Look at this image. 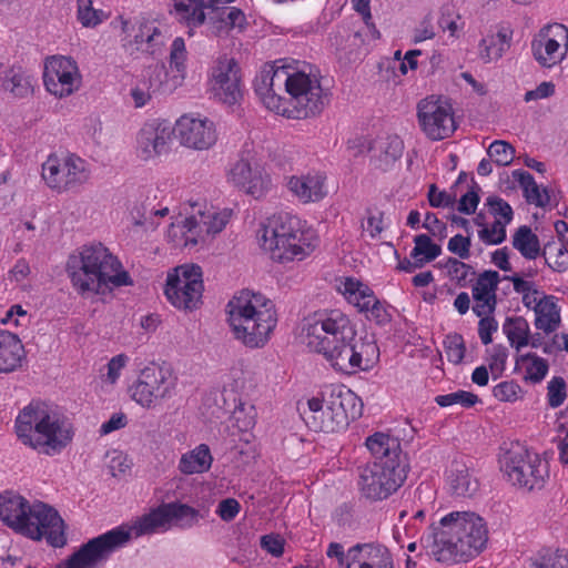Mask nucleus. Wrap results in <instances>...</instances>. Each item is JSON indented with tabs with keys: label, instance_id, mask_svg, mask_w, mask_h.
I'll return each mask as SVG.
<instances>
[{
	"label": "nucleus",
	"instance_id": "nucleus-1",
	"mask_svg": "<svg viewBox=\"0 0 568 568\" xmlns=\"http://www.w3.org/2000/svg\"><path fill=\"white\" fill-rule=\"evenodd\" d=\"M301 337L311 352L322 355L334 371L346 375L367 371L378 353L374 343L357 338L356 325L341 310H324L307 316Z\"/></svg>",
	"mask_w": 568,
	"mask_h": 568
},
{
	"label": "nucleus",
	"instance_id": "nucleus-2",
	"mask_svg": "<svg viewBox=\"0 0 568 568\" xmlns=\"http://www.w3.org/2000/svg\"><path fill=\"white\" fill-rule=\"evenodd\" d=\"M254 89L268 110L292 119L314 116L327 102L320 75L307 64L302 68L283 61L267 64L256 77Z\"/></svg>",
	"mask_w": 568,
	"mask_h": 568
},
{
	"label": "nucleus",
	"instance_id": "nucleus-3",
	"mask_svg": "<svg viewBox=\"0 0 568 568\" xmlns=\"http://www.w3.org/2000/svg\"><path fill=\"white\" fill-rule=\"evenodd\" d=\"M488 526L475 511H450L429 526L422 538L427 552L438 562L454 565L466 562L480 555L487 547Z\"/></svg>",
	"mask_w": 568,
	"mask_h": 568
},
{
	"label": "nucleus",
	"instance_id": "nucleus-4",
	"mask_svg": "<svg viewBox=\"0 0 568 568\" xmlns=\"http://www.w3.org/2000/svg\"><path fill=\"white\" fill-rule=\"evenodd\" d=\"M67 273L73 288L82 296L133 285L119 257L102 243L82 245L70 254Z\"/></svg>",
	"mask_w": 568,
	"mask_h": 568
},
{
	"label": "nucleus",
	"instance_id": "nucleus-5",
	"mask_svg": "<svg viewBox=\"0 0 568 568\" xmlns=\"http://www.w3.org/2000/svg\"><path fill=\"white\" fill-rule=\"evenodd\" d=\"M14 433L26 447L45 456H55L69 447L74 437L72 423L52 405L32 400L14 419Z\"/></svg>",
	"mask_w": 568,
	"mask_h": 568
},
{
	"label": "nucleus",
	"instance_id": "nucleus-6",
	"mask_svg": "<svg viewBox=\"0 0 568 568\" xmlns=\"http://www.w3.org/2000/svg\"><path fill=\"white\" fill-rule=\"evenodd\" d=\"M226 314L234 338L247 348L264 347L277 325L273 301L250 290L240 291L229 301Z\"/></svg>",
	"mask_w": 568,
	"mask_h": 568
},
{
	"label": "nucleus",
	"instance_id": "nucleus-7",
	"mask_svg": "<svg viewBox=\"0 0 568 568\" xmlns=\"http://www.w3.org/2000/svg\"><path fill=\"white\" fill-rule=\"evenodd\" d=\"M257 240L271 258L280 263L303 261L318 245V235L307 221L287 212L266 219Z\"/></svg>",
	"mask_w": 568,
	"mask_h": 568
},
{
	"label": "nucleus",
	"instance_id": "nucleus-8",
	"mask_svg": "<svg viewBox=\"0 0 568 568\" xmlns=\"http://www.w3.org/2000/svg\"><path fill=\"white\" fill-rule=\"evenodd\" d=\"M169 531L164 503L149 513L132 520L128 526L116 527L82 546L65 564L59 568H98V565L132 537Z\"/></svg>",
	"mask_w": 568,
	"mask_h": 568
},
{
	"label": "nucleus",
	"instance_id": "nucleus-9",
	"mask_svg": "<svg viewBox=\"0 0 568 568\" xmlns=\"http://www.w3.org/2000/svg\"><path fill=\"white\" fill-rule=\"evenodd\" d=\"M307 407L303 415L308 427L324 433L343 430L362 414L361 399L343 385L325 386L321 396L307 400Z\"/></svg>",
	"mask_w": 568,
	"mask_h": 568
},
{
	"label": "nucleus",
	"instance_id": "nucleus-10",
	"mask_svg": "<svg viewBox=\"0 0 568 568\" xmlns=\"http://www.w3.org/2000/svg\"><path fill=\"white\" fill-rule=\"evenodd\" d=\"M498 466L509 484L526 490L540 489L549 476L547 460L519 442L500 447Z\"/></svg>",
	"mask_w": 568,
	"mask_h": 568
},
{
	"label": "nucleus",
	"instance_id": "nucleus-11",
	"mask_svg": "<svg viewBox=\"0 0 568 568\" xmlns=\"http://www.w3.org/2000/svg\"><path fill=\"white\" fill-rule=\"evenodd\" d=\"M178 382V375L172 368L146 366L129 386V395L142 408L152 409L175 395Z\"/></svg>",
	"mask_w": 568,
	"mask_h": 568
},
{
	"label": "nucleus",
	"instance_id": "nucleus-12",
	"mask_svg": "<svg viewBox=\"0 0 568 568\" xmlns=\"http://www.w3.org/2000/svg\"><path fill=\"white\" fill-rule=\"evenodd\" d=\"M226 181L246 195L254 199L264 197L273 186L262 158L253 149H244L240 158L230 164Z\"/></svg>",
	"mask_w": 568,
	"mask_h": 568
},
{
	"label": "nucleus",
	"instance_id": "nucleus-13",
	"mask_svg": "<svg viewBox=\"0 0 568 568\" xmlns=\"http://www.w3.org/2000/svg\"><path fill=\"white\" fill-rule=\"evenodd\" d=\"M202 270L195 264H183L168 272L164 295L180 311L197 310L204 290Z\"/></svg>",
	"mask_w": 568,
	"mask_h": 568
},
{
	"label": "nucleus",
	"instance_id": "nucleus-14",
	"mask_svg": "<svg viewBox=\"0 0 568 568\" xmlns=\"http://www.w3.org/2000/svg\"><path fill=\"white\" fill-rule=\"evenodd\" d=\"M45 185L59 193L85 184L91 179L88 161L74 153H51L41 165Z\"/></svg>",
	"mask_w": 568,
	"mask_h": 568
},
{
	"label": "nucleus",
	"instance_id": "nucleus-15",
	"mask_svg": "<svg viewBox=\"0 0 568 568\" xmlns=\"http://www.w3.org/2000/svg\"><path fill=\"white\" fill-rule=\"evenodd\" d=\"M406 475V465L403 462H373L361 470L359 490L368 499H386L403 485Z\"/></svg>",
	"mask_w": 568,
	"mask_h": 568
},
{
	"label": "nucleus",
	"instance_id": "nucleus-16",
	"mask_svg": "<svg viewBox=\"0 0 568 568\" xmlns=\"http://www.w3.org/2000/svg\"><path fill=\"white\" fill-rule=\"evenodd\" d=\"M417 120L423 133L432 141L447 139L457 129L453 105L440 95H429L418 102Z\"/></svg>",
	"mask_w": 568,
	"mask_h": 568
},
{
	"label": "nucleus",
	"instance_id": "nucleus-17",
	"mask_svg": "<svg viewBox=\"0 0 568 568\" xmlns=\"http://www.w3.org/2000/svg\"><path fill=\"white\" fill-rule=\"evenodd\" d=\"M121 24V42L129 54L138 52L156 53L164 44V34L156 20L138 16L119 17Z\"/></svg>",
	"mask_w": 568,
	"mask_h": 568
},
{
	"label": "nucleus",
	"instance_id": "nucleus-18",
	"mask_svg": "<svg viewBox=\"0 0 568 568\" xmlns=\"http://www.w3.org/2000/svg\"><path fill=\"white\" fill-rule=\"evenodd\" d=\"M173 130L161 119L145 121L134 134L133 154L140 162L154 163L170 151Z\"/></svg>",
	"mask_w": 568,
	"mask_h": 568
},
{
	"label": "nucleus",
	"instance_id": "nucleus-19",
	"mask_svg": "<svg viewBox=\"0 0 568 568\" xmlns=\"http://www.w3.org/2000/svg\"><path fill=\"white\" fill-rule=\"evenodd\" d=\"M43 84L45 90L58 99L72 95L82 84L77 61L60 54L47 58L43 65Z\"/></svg>",
	"mask_w": 568,
	"mask_h": 568
},
{
	"label": "nucleus",
	"instance_id": "nucleus-20",
	"mask_svg": "<svg viewBox=\"0 0 568 568\" xmlns=\"http://www.w3.org/2000/svg\"><path fill=\"white\" fill-rule=\"evenodd\" d=\"M172 130L180 145L193 151H207L219 140L214 121L200 113L182 114Z\"/></svg>",
	"mask_w": 568,
	"mask_h": 568
},
{
	"label": "nucleus",
	"instance_id": "nucleus-21",
	"mask_svg": "<svg viewBox=\"0 0 568 568\" xmlns=\"http://www.w3.org/2000/svg\"><path fill=\"white\" fill-rule=\"evenodd\" d=\"M531 52L542 68L559 65L568 55V28L561 23L542 27L531 40Z\"/></svg>",
	"mask_w": 568,
	"mask_h": 568
},
{
	"label": "nucleus",
	"instance_id": "nucleus-22",
	"mask_svg": "<svg viewBox=\"0 0 568 568\" xmlns=\"http://www.w3.org/2000/svg\"><path fill=\"white\" fill-rule=\"evenodd\" d=\"M210 93L219 101L234 104L242 95L240 69L236 61L227 55L213 61L207 77Z\"/></svg>",
	"mask_w": 568,
	"mask_h": 568
},
{
	"label": "nucleus",
	"instance_id": "nucleus-23",
	"mask_svg": "<svg viewBox=\"0 0 568 568\" xmlns=\"http://www.w3.org/2000/svg\"><path fill=\"white\" fill-rule=\"evenodd\" d=\"M33 528L32 534H21L32 540L45 539L52 547H63L67 542L65 525L59 513L51 506L36 501L26 521Z\"/></svg>",
	"mask_w": 568,
	"mask_h": 568
},
{
	"label": "nucleus",
	"instance_id": "nucleus-24",
	"mask_svg": "<svg viewBox=\"0 0 568 568\" xmlns=\"http://www.w3.org/2000/svg\"><path fill=\"white\" fill-rule=\"evenodd\" d=\"M190 217L194 222L190 241L203 244L225 229L232 217V210L215 207L205 202L194 203Z\"/></svg>",
	"mask_w": 568,
	"mask_h": 568
},
{
	"label": "nucleus",
	"instance_id": "nucleus-25",
	"mask_svg": "<svg viewBox=\"0 0 568 568\" xmlns=\"http://www.w3.org/2000/svg\"><path fill=\"white\" fill-rule=\"evenodd\" d=\"M285 187L292 197L302 204L321 202L328 194L326 176L320 172L286 176Z\"/></svg>",
	"mask_w": 568,
	"mask_h": 568
},
{
	"label": "nucleus",
	"instance_id": "nucleus-26",
	"mask_svg": "<svg viewBox=\"0 0 568 568\" xmlns=\"http://www.w3.org/2000/svg\"><path fill=\"white\" fill-rule=\"evenodd\" d=\"M32 504L12 490L0 494V520L18 534H32L33 528L26 525Z\"/></svg>",
	"mask_w": 568,
	"mask_h": 568
},
{
	"label": "nucleus",
	"instance_id": "nucleus-27",
	"mask_svg": "<svg viewBox=\"0 0 568 568\" xmlns=\"http://www.w3.org/2000/svg\"><path fill=\"white\" fill-rule=\"evenodd\" d=\"M404 143L398 135L378 136L369 145L371 166L379 172H387L400 159Z\"/></svg>",
	"mask_w": 568,
	"mask_h": 568
},
{
	"label": "nucleus",
	"instance_id": "nucleus-28",
	"mask_svg": "<svg viewBox=\"0 0 568 568\" xmlns=\"http://www.w3.org/2000/svg\"><path fill=\"white\" fill-rule=\"evenodd\" d=\"M346 568L357 565L358 568H394L393 556L381 545L358 544L347 550Z\"/></svg>",
	"mask_w": 568,
	"mask_h": 568
},
{
	"label": "nucleus",
	"instance_id": "nucleus-29",
	"mask_svg": "<svg viewBox=\"0 0 568 568\" xmlns=\"http://www.w3.org/2000/svg\"><path fill=\"white\" fill-rule=\"evenodd\" d=\"M500 277L496 271H486L480 274L473 286L475 305L473 311L477 316L490 315L497 304L496 292Z\"/></svg>",
	"mask_w": 568,
	"mask_h": 568
},
{
	"label": "nucleus",
	"instance_id": "nucleus-30",
	"mask_svg": "<svg viewBox=\"0 0 568 568\" xmlns=\"http://www.w3.org/2000/svg\"><path fill=\"white\" fill-rule=\"evenodd\" d=\"M526 308L534 312V325L544 334L549 335L559 328L561 324V310L558 305V297L544 292Z\"/></svg>",
	"mask_w": 568,
	"mask_h": 568
},
{
	"label": "nucleus",
	"instance_id": "nucleus-31",
	"mask_svg": "<svg viewBox=\"0 0 568 568\" xmlns=\"http://www.w3.org/2000/svg\"><path fill=\"white\" fill-rule=\"evenodd\" d=\"M24 359V345L18 334L0 329V373L18 371Z\"/></svg>",
	"mask_w": 568,
	"mask_h": 568
},
{
	"label": "nucleus",
	"instance_id": "nucleus-32",
	"mask_svg": "<svg viewBox=\"0 0 568 568\" xmlns=\"http://www.w3.org/2000/svg\"><path fill=\"white\" fill-rule=\"evenodd\" d=\"M513 32L500 28L485 34L477 45V57L484 63L496 62L510 49Z\"/></svg>",
	"mask_w": 568,
	"mask_h": 568
},
{
	"label": "nucleus",
	"instance_id": "nucleus-33",
	"mask_svg": "<svg viewBox=\"0 0 568 568\" xmlns=\"http://www.w3.org/2000/svg\"><path fill=\"white\" fill-rule=\"evenodd\" d=\"M503 331L510 346L517 352L527 346L538 348L541 345L539 335H531L529 323L521 316L507 318L503 325Z\"/></svg>",
	"mask_w": 568,
	"mask_h": 568
},
{
	"label": "nucleus",
	"instance_id": "nucleus-34",
	"mask_svg": "<svg viewBox=\"0 0 568 568\" xmlns=\"http://www.w3.org/2000/svg\"><path fill=\"white\" fill-rule=\"evenodd\" d=\"M449 491L457 497L473 496L478 489V481L469 468L460 463L453 462L446 475Z\"/></svg>",
	"mask_w": 568,
	"mask_h": 568
},
{
	"label": "nucleus",
	"instance_id": "nucleus-35",
	"mask_svg": "<svg viewBox=\"0 0 568 568\" xmlns=\"http://www.w3.org/2000/svg\"><path fill=\"white\" fill-rule=\"evenodd\" d=\"M336 287L347 303L358 312L367 310L369 302H373V290L358 278L342 277L337 281Z\"/></svg>",
	"mask_w": 568,
	"mask_h": 568
},
{
	"label": "nucleus",
	"instance_id": "nucleus-36",
	"mask_svg": "<svg viewBox=\"0 0 568 568\" xmlns=\"http://www.w3.org/2000/svg\"><path fill=\"white\" fill-rule=\"evenodd\" d=\"M414 247L410 252V257L414 263L406 261L400 264V268L407 272L416 267H422L424 264L436 260L442 254L439 244L434 243L426 234H418L414 237Z\"/></svg>",
	"mask_w": 568,
	"mask_h": 568
},
{
	"label": "nucleus",
	"instance_id": "nucleus-37",
	"mask_svg": "<svg viewBox=\"0 0 568 568\" xmlns=\"http://www.w3.org/2000/svg\"><path fill=\"white\" fill-rule=\"evenodd\" d=\"M366 447L374 456V462L388 464L389 462H403L400 447L397 439L384 433H375L366 439Z\"/></svg>",
	"mask_w": 568,
	"mask_h": 568
},
{
	"label": "nucleus",
	"instance_id": "nucleus-38",
	"mask_svg": "<svg viewBox=\"0 0 568 568\" xmlns=\"http://www.w3.org/2000/svg\"><path fill=\"white\" fill-rule=\"evenodd\" d=\"M213 463V456L206 444H200L181 455L178 469L184 475L203 474Z\"/></svg>",
	"mask_w": 568,
	"mask_h": 568
},
{
	"label": "nucleus",
	"instance_id": "nucleus-39",
	"mask_svg": "<svg viewBox=\"0 0 568 568\" xmlns=\"http://www.w3.org/2000/svg\"><path fill=\"white\" fill-rule=\"evenodd\" d=\"M169 530L173 527L190 529L196 526L203 518L200 510L183 503H164Z\"/></svg>",
	"mask_w": 568,
	"mask_h": 568
},
{
	"label": "nucleus",
	"instance_id": "nucleus-40",
	"mask_svg": "<svg viewBox=\"0 0 568 568\" xmlns=\"http://www.w3.org/2000/svg\"><path fill=\"white\" fill-rule=\"evenodd\" d=\"M514 181L518 182L524 196L529 204L545 207L550 203V193L547 187L538 185L532 175L523 170H515L511 173Z\"/></svg>",
	"mask_w": 568,
	"mask_h": 568
},
{
	"label": "nucleus",
	"instance_id": "nucleus-41",
	"mask_svg": "<svg viewBox=\"0 0 568 568\" xmlns=\"http://www.w3.org/2000/svg\"><path fill=\"white\" fill-rule=\"evenodd\" d=\"M516 364L524 369V381L531 384L541 383L549 372L548 361L536 353L519 355Z\"/></svg>",
	"mask_w": 568,
	"mask_h": 568
},
{
	"label": "nucleus",
	"instance_id": "nucleus-42",
	"mask_svg": "<svg viewBox=\"0 0 568 568\" xmlns=\"http://www.w3.org/2000/svg\"><path fill=\"white\" fill-rule=\"evenodd\" d=\"M187 51L184 39L178 37L173 40L170 51V68L175 70L172 81L174 88L182 85L186 77Z\"/></svg>",
	"mask_w": 568,
	"mask_h": 568
},
{
	"label": "nucleus",
	"instance_id": "nucleus-43",
	"mask_svg": "<svg viewBox=\"0 0 568 568\" xmlns=\"http://www.w3.org/2000/svg\"><path fill=\"white\" fill-rule=\"evenodd\" d=\"M513 245L528 260H535L540 252L539 240L528 226H521L517 230L513 237Z\"/></svg>",
	"mask_w": 568,
	"mask_h": 568
},
{
	"label": "nucleus",
	"instance_id": "nucleus-44",
	"mask_svg": "<svg viewBox=\"0 0 568 568\" xmlns=\"http://www.w3.org/2000/svg\"><path fill=\"white\" fill-rule=\"evenodd\" d=\"M77 1V19L84 28H95L108 19L103 10L94 9L92 0Z\"/></svg>",
	"mask_w": 568,
	"mask_h": 568
},
{
	"label": "nucleus",
	"instance_id": "nucleus-45",
	"mask_svg": "<svg viewBox=\"0 0 568 568\" xmlns=\"http://www.w3.org/2000/svg\"><path fill=\"white\" fill-rule=\"evenodd\" d=\"M194 222L190 216L185 217L183 221H178L171 223L168 230L169 240L176 246L184 247H193L199 243H193L190 241L191 232L193 231Z\"/></svg>",
	"mask_w": 568,
	"mask_h": 568
},
{
	"label": "nucleus",
	"instance_id": "nucleus-46",
	"mask_svg": "<svg viewBox=\"0 0 568 568\" xmlns=\"http://www.w3.org/2000/svg\"><path fill=\"white\" fill-rule=\"evenodd\" d=\"M446 274L449 281L458 286H466L474 277V268L460 260L449 257L445 263Z\"/></svg>",
	"mask_w": 568,
	"mask_h": 568
},
{
	"label": "nucleus",
	"instance_id": "nucleus-47",
	"mask_svg": "<svg viewBox=\"0 0 568 568\" xmlns=\"http://www.w3.org/2000/svg\"><path fill=\"white\" fill-rule=\"evenodd\" d=\"M568 397L567 383L561 376H552L546 386L547 405L555 409L564 405Z\"/></svg>",
	"mask_w": 568,
	"mask_h": 568
},
{
	"label": "nucleus",
	"instance_id": "nucleus-48",
	"mask_svg": "<svg viewBox=\"0 0 568 568\" xmlns=\"http://www.w3.org/2000/svg\"><path fill=\"white\" fill-rule=\"evenodd\" d=\"M3 87L16 97H24L31 92L30 77L21 70H10L4 79Z\"/></svg>",
	"mask_w": 568,
	"mask_h": 568
},
{
	"label": "nucleus",
	"instance_id": "nucleus-49",
	"mask_svg": "<svg viewBox=\"0 0 568 568\" xmlns=\"http://www.w3.org/2000/svg\"><path fill=\"white\" fill-rule=\"evenodd\" d=\"M506 278L513 283L514 291L521 295V302L525 307L536 301V298L544 293L537 288L532 281L525 280L518 274L507 276Z\"/></svg>",
	"mask_w": 568,
	"mask_h": 568
},
{
	"label": "nucleus",
	"instance_id": "nucleus-50",
	"mask_svg": "<svg viewBox=\"0 0 568 568\" xmlns=\"http://www.w3.org/2000/svg\"><path fill=\"white\" fill-rule=\"evenodd\" d=\"M493 396L503 403H516L524 398L525 390L516 381H504L494 386Z\"/></svg>",
	"mask_w": 568,
	"mask_h": 568
},
{
	"label": "nucleus",
	"instance_id": "nucleus-51",
	"mask_svg": "<svg viewBox=\"0 0 568 568\" xmlns=\"http://www.w3.org/2000/svg\"><path fill=\"white\" fill-rule=\"evenodd\" d=\"M435 402L440 407H448L458 404L465 408H470L479 402V397L474 393L460 389L454 393L438 395L435 397Z\"/></svg>",
	"mask_w": 568,
	"mask_h": 568
},
{
	"label": "nucleus",
	"instance_id": "nucleus-52",
	"mask_svg": "<svg viewBox=\"0 0 568 568\" xmlns=\"http://www.w3.org/2000/svg\"><path fill=\"white\" fill-rule=\"evenodd\" d=\"M105 464L113 477L122 476L131 470L132 459L124 452L113 449L108 452Z\"/></svg>",
	"mask_w": 568,
	"mask_h": 568
},
{
	"label": "nucleus",
	"instance_id": "nucleus-53",
	"mask_svg": "<svg viewBox=\"0 0 568 568\" xmlns=\"http://www.w3.org/2000/svg\"><path fill=\"white\" fill-rule=\"evenodd\" d=\"M444 349L449 363L454 365L460 364L466 353L463 336L457 333L448 334L444 339Z\"/></svg>",
	"mask_w": 568,
	"mask_h": 568
},
{
	"label": "nucleus",
	"instance_id": "nucleus-54",
	"mask_svg": "<svg viewBox=\"0 0 568 568\" xmlns=\"http://www.w3.org/2000/svg\"><path fill=\"white\" fill-rule=\"evenodd\" d=\"M487 153L489 158L498 165H509L515 158V149L506 141L496 140L494 141Z\"/></svg>",
	"mask_w": 568,
	"mask_h": 568
},
{
	"label": "nucleus",
	"instance_id": "nucleus-55",
	"mask_svg": "<svg viewBox=\"0 0 568 568\" xmlns=\"http://www.w3.org/2000/svg\"><path fill=\"white\" fill-rule=\"evenodd\" d=\"M129 361V356L123 353L111 357L106 364V372L102 375V382L108 385H115L122 375V371L128 366Z\"/></svg>",
	"mask_w": 568,
	"mask_h": 568
},
{
	"label": "nucleus",
	"instance_id": "nucleus-56",
	"mask_svg": "<svg viewBox=\"0 0 568 568\" xmlns=\"http://www.w3.org/2000/svg\"><path fill=\"white\" fill-rule=\"evenodd\" d=\"M285 546V538L277 532H270L260 538V547L262 550L274 558H280L284 555Z\"/></svg>",
	"mask_w": 568,
	"mask_h": 568
},
{
	"label": "nucleus",
	"instance_id": "nucleus-57",
	"mask_svg": "<svg viewBox=\"0 0 568 568\" xmlns=\"http://www.w3.org/2000/svg\"><path fill=\"white\" fill-rule=\"evenodd\" d=\"M546 262L554 271L559 273L565 272L568 268V250L562 244L550 247L546 256Z\"/></svg>",
	"mask_w": 568,
	"mask_h": 568
},
{
	"label": "nucleus",
	"instance_id": "nucleus-58",
	"mask_svg": "<svg viewBox=\"0 0 568 568\" xmlns=\"http://www.w3.org/2000/svg\"><path fill=\"white\" fill-rule=\"evenodd\" d=\"M436 37V27L434 23V17L428 13L413 30L412 41L413 43H422L427 40H432Z\"/></svg>",
	"mask_w": 568,
	"mask_h": 568
},
{
	"label": "nucleus",
	"instance_id": "nucleus-59",
	"mask_svg": "<svg viewBox=\"0 0 568 568\" xmlns=\"http://www.w3.org/2000/svg\"><path fill=\"white\" fill-rule=\"evenodd\" d=\"M507 224L508 223H505L503 221L495 220L491 224L485 226L479 232V237L488 244H499L506 237Z\"/></svg>",
	"mask_w": 568,
	"mask_h": 568
},
{
	"label": "nucleus",
	"instance_id": "nucleus-60",
	"mask_svg": "<svg viewBox=\"0 0 568 568\" xmlns=\"http://www.w3.org/2000/svg\"><path fill=\"white\" fill-rule=\"evenodd\" d=\"M438 27L443 32H448L449 39H457L463 29L460 17L449 11H443L440 13V17L438 18Z\"/></svg>",
	"mask_w": 568,
	"mask_h": 568
},
{
	"label": "nucleus",
	"instance_id": "nucleus-61",
	"mask_svg": "<svg viewBox=\"0 0 568 568\" xmlns=\"http://www.w3.org/2000/svg\"><path fill=\"white\" fill-rule=\"evenodd\" d=\"M470 237L457 234L449 239L447 250L457 255L460 260H467L470 256Z\"/></svg>",
	"mask_w": 568,
	"mask_h": 568
},
{
	"label": "nucleus",
	"instance_id": "nucleus-62",
	"mask_svg": "<svg viewBox=\"0 0 568 568\" xmlns=\"http://www.w3.org/2000/svg\"><path fill=\"white\" fill-rule=\"evenodd\" d=\"M0 323L13 327L26 326L28 323V313L19 304L12 305L0 318Z\"/></svg>",
	"mask_w": 568,
	"mask_h": 568
},
{
	"label": "nucleus",
	"instance_id": "nucleus-63",
	"mask_svg": "<svg viewBox=\"0 0 568 568\" xmlns=\"http://www.w3.org/2000/svg\"><path fill=\"white\" fill-rule=\"evenodd\" d=\"M363 227L372 239L379 237L385 229L383 213L379 211H368L366 223L363 225Z\"/></svg>",
	"mask_w": 568,
	"mask_h": 568
},
{
	"label": "nucleus",
	"instance_id": "nucleus-64",
	"mask_svg": "<svg viewBox=\"0 0 568 568\" xmlns=\"http://www.w3.org/2000/svg\"><path fill=\"white\" fill-rule=\"evenodd\" d=\"M535 568H568V557L559 551L548 552L535 562Z\"/></svg>",
	"mask_w": 568,
	"mask_h": 568
}]
</instances>
